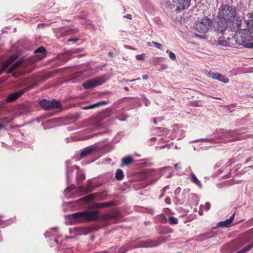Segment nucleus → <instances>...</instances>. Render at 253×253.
I'll return each mask as SVG.
<instances>
[{"label":"nucleus","mask_w":253,"mask_h":253,"mask_svg":"<svg viewBox=\"0 0 253 253\" xmlns=\"http://www.w3.org/2000/svg\"><path fill=\"white\" fill-rule=\"evenodd\" d=\"M237 9L229 4H222L218 10L217 24L214 26L215 31L223 33L227 28V24L233 23L236 19Z\"/></svg>","instance_id":"nucleus-1"},{"label":"nucleus","mask_w":253,"mask_h":253,"mask_svg":"<svg viewBox=\"0 0 253 253\" xmlns=\"http://www.w3.org/2000/svg\"><path fill=\"white\" fill-rule=\"evenodd\" d=\"M69 224H73L77 222H82L96 219L98 217L97 211H83L74 213L65 216Z\"/></svg>","instance_id":"nucleus-2"},{"label":"nucleus","mask_w":253,"mask_h":253,"mask_svg":"<svg viewBox=\"0 0 253 253\" xmlns=\"http://www.w3.org/2000/svg\"><path fill=\"white\" fill-rule=\"evenodd\" d=\"M234 38L239 44L244 45L246 47H253V42H250L252 41V37L249 30L246 29L239 30L235 33Z\"/></svg>","instance_id":"nucleus-3"},{"label":"nucleus","mask_w":253,"mask_h":253,"mask_svg":"<svg viewBox=\"0 0 253 253\" xmlns=\"http://www.w3.org/2000/svg\"><path fill=\"white\" fill-rule=\"evenodd\" d=\"M212 25V21L207 17L198 20L196 24V29L201 33H206L210 29Z\"/></svg>","instance_id":"nucleus-4"},{"label":"nucleus","mask_w":253,"mask_h":253,"mask_svg":"<svg viewBox=\"0 0 253 253\" xmlns=\"http://www.w3.org/2000/svg\"><path fill=\"white\" fill-rule=\"evenodd\" d=\"M40 104L42 108L47 110H51L56 109L60 110L61 107L60 102L56 100L50 101L43 99L40 101Z\"/></svg>","instance_id":"nucleus-5"},{"label":"nucleus","mask_w":253,"mask_h":253,"mask_svg":"<svg viewBox=\"0 0 253 253\" xmlns=\"http://www.w3.org/2000/svg\"><path fill=\"white\" fill-rule=\"evenodd\" d=\"M219 134L222 138L226 141L235 140L239 139V137L236 136L237 133L236 131H226L224 130H220Z\"/></svg>","instance_id":"nucleus-6"},{"label":"nucleus","mask_w":253,"mask_h":253,"mask_svg":"<svg viewBox=\"0 0 253 253\" xmlns=\"http://www.w3.org/2000/svg\"><path fill=\"white\" fill-rule=\"evenodd\" d=\"M173 5L176 6L177 11L187 9L190 4V0H173Z\"/></svg>","instance_id":"nucleus-7"},{"label":"nucleus","mask_w":253,"mask_h":253,"mask_svg":"<svg viewBox=\"0 0 253 253\" xmlns=\"http://www.w3.org/2000/svg\"><path fill=\"white\" fill-rule=\"evenodd\" d=\"M91 180H88L87 181L88 185L86 187H84L83 186H79L76 190V194L78 195H82L87 192H89L92 191L93 187L91 186Z\"/></svg>","instance_id":"nucleus-8"},{"label":"nucleus","mask_w":253,"mask_h":253,"mask_svg":"<svg viewBox=\"0 0 253 253\" xmlns=\"http://www.w3.org/2000/svg\"><path fill=\"white\" fill-rule=\"evenodd\" d=\"M210 76L212 77L213 79H216L220 82L224 83H227L229 82V79L226 78L222 74L218 73H210Z\"/></svg>","instance_id":"nucleus-9"},{"label":"nucleus","mask_w":253,"mask_h":253,"mask_svg":"<svg viewBox=\"0 0 253 253\" xmlns=\"http://www.w3.org/2000/svg\"><path fill=\"white\" fill-rule=\"evenodd\" d=\"M95 150V147L92 146H88L85 149H83L80 155L79 158H77L76 160H79L82 158H83L88 154H90Z\"/></svg>","instance_id":"nucleus-10"},{"label":"nucleus","mask_w":253,"mask_h":253,"mask_svg":"<svg viewBox=\"0 0 253 253\" xmlns=\"http://www.w3.org/2000/svg\"><path fill=\"white\" fill-rule=\"evenodd\" d=\"M24 92V91L23 90H19L16 92L11 93L7 96L6 98V100L7 102L13 101L18 98L20 95L23 94Z\"/></svg>","instance_id":"nucleus-11"},{"label":"nucleus","mask_w":253,"mask_h":253,"mask_svg":"<svg viewBox=\"0 0 253 253\" xmlns=\"http://www.w3.org/2000/svg\"><path fill=\"white\" fill-rule=\"evenodd\" d=\"M18 56L17 54H14L11 56L7 61H6L3 65L1 71H0V75L4 71L5 69L7 68L11 63H12L17 58Z\"/></svg>","instance_id":"nucleus-12"},{"label":"nucleus","mask_w":253,"mask_h":253,"mask_svg":"<svg viewBox=\"0 0 253 253\" xmlns=\"http://www.w3.org/2000/svg\"><path fill=\"white\" fill-rule=\"evenodd\" d=\"M23 60L22 59H20L13 65H12L7 70V73L9 74L12 72L13 71L17 69L23 62Z\"/></svg>","instance_id":"nucleus-13"},{"label":"nucleus","mask_w":253,"mask_h":253,"mask_svg":"<svg viewBox=\"0 0 253 253\" xmlns=\"http://www.w3.org/2000/svg\"><path fill=\"white\" fill-rule=\"evenodd\" d=\"M93 81L95 85V86L100 85L103 83H105L106 79L104 76H100L97 78L93 79Z\"/></svg>","instance_id":"nucleus-14"},{"label":"nucleus","mask_w":253,"mask_h":253,"mask_svg":"<svg viewBox=\"0 0 253 253\" xmlns=\"http://www.w3.org/2000/svg\"><path fill=\"white\" fill-rule=\"evenodd\" d=\"M133 157L130 156L124 158L122 159L121 167H124L131 164L133 162Z\"/></svg>","instance_id":"nucleus-15"},{"label":"nucleus","mask_w":253,"mask_h":253,"mask_svg":"<svg viewBox=\"0 0 253 253\" xmlns=\"http://www.w3.org/2000/svg\"><path fill=\"white\" fill-rule=\"evenodd\" d=\"M83 85L85 89H88L95 87L93 79L86 81L83 84Z\"/></svg>","instance_id":"nucleus-16"},{"label":"nucleus","mask_w":253,"mask_h":253,"mask_svg":"<svg viewBox=\"0 0 253 253\" xmlns=\"http://www.w3.org/2000/svg\"><path fill=\"white\" fill-rule=\"evenodd\" d=\"M191 180H192V181L195 184H196L199 187L201 188L202 187V183H201V181L197 178V177L195 175V174L193 173H191Z\"/></svg>","instance_id":"nucleus-17"},{"label":"nucleus","mask_w":253,"mask_h":253,"mask_svg":"<svg viewBox=\"0 0 253 253\" xmlns=\"http://www.w3.org/2000/svg\"><path fill=\"white\" fill-rule=\"evenodd\" d=\"M57 231L58 228L56 227L51 228L45 233L44 236L45 238H47L50 236L54 235V234L57 232Z\"/></svg>","instance_id":"nucleus-18"},{"label":"nucleus","mask_w":253,"mask_h":253,"mask_svg":"<svg viewBox=\"0 0 253 253\" xmlns=\"http://www.w3.org/2000/svg\"><path fill=\"white\" fill-rule=\"evenodd\" d=\"M115 177L118 180L123 179L124 177V173L123 170L121 169H118L115 174Z\"/></svg>","instance_id":"nucleus-19"},{"label":"nucleus","mask_w":253,"mask_h":253,"mask_svg":"<svg viewBox=\"0 0 253 253\" xmlns=\"http://www.w3.org/2000/svg\"><path fill=\"white\" fill-rule=\"evenodd\" d=\"M217 45L222 46H228L230 45V43L228 40L219 39L217 42Z\"/></svg>","instance_id":"nucleus-20"},{"label":"nucleus","mask_w":253,"mask_h":253,"mask_svg":"<svg viewBox=\"0 0 253 253\" xmlns=\"http://www.w3.org/2000/svg\"><path fill=\"white\" fill-rule=\"evenodd\" d=\"M139 244L137 247H149L154 246V245L148 242H146L145 241H139Z\"/></svg>","instance_id":"nucleus-21"},{"label":"nucleus","mask_w":253,"mask_h":253,"mask_svg":"<svg viewBox=\"0 0 253 253\" xmlns=\"http://www.w3.org/2000/svg\"><path fill=\"white\" fill-rule=\"evenodd\" d=\"M229 219H226L224 221L219 222L218 223V226L222 227H227L231 223V221Z\"/></svg>","instance_id":"nucleus-22"},{"label":"nucleus","mask_w":253,"mask_h":253,"mask_svg":"<svg viewBox=\"0 0 253 253\" xmlns=\"http://www.w3.org/2000/svg\"><path fill=\"white\" fill-rule=\"evenodd\" d=\"M107 104V102L106 101L103 100V101L98 102L97 103L93 104L92 105H90V106L91 107V109H92V108H96V107L102 106V105H106Z\"/></svg>","instance_id":"nucleus-23"},{"label":"nucleus","mask_w":253,"mask_h":253,"mask_svg":"<svg viewBox=\"0 0 253 253\" xmlns=\"http://www.w3.org/2000/svg\"><path fill=\"white\" fill-rule=\"evenodd\" d=\"M71 163L69 161L66 162V167H67V171H66V177L67 181H69L70 176V171L72 168H70Z\"/></svg>","instance_id":"nucleus-24"},{"label":"nucleus","mask_w":253,"mask_h":253,"mask_svg":"<svg viewBox=\"0 0 253 253\" xmlns=\"http://www.w3.org/2000/svg\"><path fill=\"white\" fill-rule=\"evenodd\" d=\"M85 176L81 171H78L77 173V181L78 183L80 181H81L84 179Z\"/></svg>","instance_id":"nucleus-25"},{"label":"nucleus","mask_w":253,"mask_h":253,"mask_svg":"<svg viewBox=\"0 0 253 253\" xmlns=\"http://www.w3.org/2000/svg\"><path fill=\"white\" fill-rule=\"evenodd\" d=\"M147 45L150 46H155L158 49H162V45L156 42H148Z\"/></svg>","instance_id":"nucleus-26"},{"label":"nucleus","mask_w":253,"mask_h":253,"mask_svg":"<svg viewBox=\"0 0 253 253\" xmlns=\"http://www.w3.org/2000/svg\"><path fill=\"white\" fill-rule=\"evenodd\" d=\"M74 189H75V186L74 185H71L70 186H69L66 189L65 192L66 196L67 198L70 197L71 196V194H70V192L72 190H73Z\"/></svg>","instance_id":"nucleus-27"},{"label":"nucleus","mask_w":253,"mask_h":253,"mask_svg":"<svg viewBox=\"0 0 253 253\" xmlns=\"http://www.w3.org/2000/svg\"><path fill=\"white\" fill-rule=\"evenodd\" d=\"M94 199V196L93 195H89L84 198H82L81 200L85 202H89L93 200Z\"/></svg>","instance_id":"nucleus-28"},{"label":"nucleus","mask_w":253,"mask_h":253,"mask_svg":"<svg viewBox=\"0 0 253 253\" xmlns=\"http://www.w3.org/2000/svg\"><path fill=\"white\" fill-rule=\"evenodd\" d=\"M253 231V230H249L245 234V236L247 237L245 239V242H248L252 238V236L251 234H252Z\"/></svg>","instance_id":"nucleus-29"},{"label":"nucleus","mask_w":253,"mask_h":253,"mask_svg":"<svg viewBox=\"0 0 253 253\" xmlns=\"http://www.w3.org/2000/svg\"><path fill=\"white\" fill-rule=\"evenodd\" d=\"M247 26L248 28L249 29V31L250 32H253V19L251 20H250L247 22Z\"/></svg>","instance_id":"nucleus-30"},{"label":"nucleus","mask_w":253,"mask_h":253,"mask_svg":"<svg viewBox=\"0 0 253 253\" xmlns=\"http://www.w3.org/2000/svg\"><path fill=\"white\" fill-rule=\"evenodd\" d=\"M171 169H172L171 167H167L165 168H161L160 170L161 171L162 174L164 175V174H165V171L167 170L168 171H170V170Z\"/></svg>","instance_id":"nucleus-31"},{"label":"nucleus","mask_w":253,"mask_h":253,"mask_svg":"<svg viewBox=\"0 0 253 253\" xmlns=\"http://www.w3.org/2000/svg\"><path fill=\"white\" fill-rule=\"evenodd\" d=\"M169 223L171 224H176L177 223V220L173 216H171L169 218Z\"/></svg>","instance_id":"nucleus-32"},{"label":"nucleus","mask_w":253,"mask_h":253,"mask_svg":"<svg viewBox=\"0 0 253 253\" xmlns=\"http://www.w3.org/2000/svg\"><path fill=\"white\" fill-rule=\"evenodd\" d=\"M167 52H169V57L172 60H174L176 59V56H175V54L171 52V51H169V50H167Z\"/></svg>","instance_id":"nucleus-33"},{"label":"nucleus","mask_w":253,"mask_h":253,"mask_svg":"<svg viewBox=\"0 0 253 253\" xmlns=\"http://www.w3.org/2000/svg\"><path fill=\"white\" fill-rule=\"evenodd\" d=\"M36 53L40 52L42 54H44L45 52V48L43 47H40L35 50Z\"/></svg>","instance_id":"nucleus-34"},{"label":"nucleus","mask_w":253,"mask_h":253,"mask_svg":"<svg viewBox=\"0 0 253 253\" xmlns=\"http://www.w3.org/2000/svg\"><path fill=\"white\" fill-rule=\"evenodd\" d=\"M109 205V204L108 203H99L97 204V207L98 208H105L107 207H108Z\"/></svg>","instance_id":"nucleus-35"},{"label":"nucleus","mask_w":253,"mask_h":253,"mask_svg":"<svg viewBox=\"0 0 253 253\" xmlns=\"http://www.w3.org/2000/svg\"><path fill=\"white\" fill-rule=\"evenodd\" d=\"M76 31V29H71L70 30L65 31V34L63 35V36H67L70 34H71Z\"/></svg>","instance_id":"nucleus-36"},{"label":"nucleus","mask_w":253,"mask_h":253,"mask_svg":"<svg viewBox=\"0 0 253 253\" xmlns=\"http://www.w3.org/2000/svg\"><path fill=\"white\" fill-rule=\"evenodd\" d=\"M168 189H169V186H167L165 187L163 189L162 194H161V195L160 196V198H162V197H163L164 196L165 191L167 190H168Z\"/></svg>","instance_id":"nucleus-37"},{"label":"nucleus","mask_w":253,"mask_h":253,"mask_svg":"<svg viewBox=\"0 0 253 253\" xmlns=\"http://www.w3.org/2000/svg\"><path fill=\"white\" fill-rule=\"evenodd\" d=\"M136 58L137 60H144V56L143 54L137 55L136 56Z\"/></svg>","instance_id":"nucleus-38"},{"label":"nucleus","mask_w":253,"mask_h":253,"mask_svg":"<svg viewBox=\"0 0 253 253\" xmlns=\"http://www.w3.org/2000/svg\"><path fill=\"white\" fill-rule=\"evenodd\" d=\"M211 208V204L209 202H207L205 204V209L208 211Z\"/></svg>","instance_id":"nucleus-39"},{"label":"nucleus","mask_w":253,"mask_h":253,"mask_svg":"<svg viewBox=\"0 0 253 253\" xmlns=\"http://www.w3.org/2000/svg\"><path fill=\"white\" fill-rule=\"evenodd\" d=\"M78 41V39L77 38H73V39H70L68 40V42H77Z\"/></svg>","instance_id":"nucleus-40"},{"label":"nucleus","mask_w":253,"mask_h":253,"mask_svg":"<svg viewBox=\"0 0 253 253\" xmlns=\"http://www.w3.org/2000/svg\"><path fill=\"white\" fill-rule=\"evenodd\" d=\"M165 202L166 203H167V204H170L171 203V201H170V199L169 198H167L166 199H165Z\"/></svg>","instance_id":"nucleus-41"},{"label":"nucleus","mask_w":253,"mask_h":253,"mask_svg":"<svg viewBox=\"0 0 253 253\" xmlns=\"http://www.w3.org/2000/svg\"><path fill=\"white\" fill-rule=\"evenodd\" d=\"M235 214V213H233V214L230 216V217L229 218V219H230V221L232 222V221H233V219L234 218Z\"/></svg>","instance_id":"nucleus-42"},{"label":"nucleus","mask_w":253,"mask_h":253,"mask_svg":"<svg viewBox=\"0 0 253 253\" xmlns=\"http://www.w3.org/2000/svg\"><path fill=\"white\" fill-rule=\"evenodd\" d=\"M125 17L128 19H131L132 18L131 15L130 14H127Z\"/></svg>","instance_id":"nucleus-43"},{"label":"nucleus","mask_w":253,"mask_h":253,"mask_svg":"<svg viewBox=\"0 0 253 253\" xmlns=\"http://www.w3.org/2000/svg\"><path fill=\"white\" fill-rule=\"evenodd\" d=\"M174 168L176 169V170H178L179 169V168L178 167V164H175L174 166Z\"/></svg>","instance_id":"nucleus-44"},{"label":"nucleus","mask_w":253,"mask_h":253,"mask_svg":"<svg viewBox=\"0 0 253 253\" xmlns=\"http://www.w3.org/2000/svg\"><path fill=\"white\" fill-rule=\"evenodd\" d=\"M83 109L84 110L90 109H91V107H90V105H88V106L84 107Z\"/></svg>","instance_id":"nucleus-45"},{"label":"nucleus","mask_w":253,"mask_h":253,"mask_svg":"<svg viewBox=\"0 0 253 253\" xmlns=\"http://www.w3.org/2000/svg\"><path fill=\"white\" fill-rule=\"evenodd\" d=\"M142 79L143 80H147L148 79V76L147 75H143L142 76Z\"/></svg>","instance_id":"nucleus-46"},{"label":"nucleus","mask_w":253,"mask_h":253,"mask_svg":"<svg viewBox=\"0 0 253 253\" xmlns=\"http://www.w3.org/2000/svg\"><path fill=\"white\" fill-rule=\"evenodd\" d=\"M240 24H241V21H239V20H237V24L238 25V26H240Z\"/></svg>","instance_id":"nucleus-47"},{"label":"nucleus","mask_w":253,"mask_h":253,"mask_svg":"<svg viewBox=\"0 0 253 253\" xmlns=\"http://www.w3.org/2000/svg\"><path fill=\"white\" fill-rule=\"evenodd\" d=\"M140 80V78H138V79H135V80H130V82H133V81H135L136 80Z\"/></svg>","instance_id":"nucleus-48"},{"label":"nucleus","mask_w":253,"mask_h":253,"mask_svg":"<svg viewBox=\"0 0 253 253\" xmlns=\"http://www.w3.org/2000/svg\"><path fill=\"white\" fill-rule=\"evenodd\" d=\"M171 176L170 173H169L167 176L168 177H169Z\"/></svg>","instance_id":"nucleus-49"},{"label":"nucleus","mask_w":253,"mask_h":253,"mask_svg":"<svg viewBox=\"0 0 253 253\" xmlns=\"http://www.w3.org/2000/svg\"><path fill=\"white\" fill-rule=\"evenodd\" d=\"M3 127V126L2 125H0V129L2 128Z\"/></svg>","instance_id":"nucleus-50"},{"label":"nucleus","mask_w":253,"mask_h":253,"mask_svg":"<svg viewBox=\"0 0 253 253\" xmlns=\"http://www.w3.org/2000/svg\"><path fill=\"white\" fill-rule=\"evenodd\" d=\"M155 139H156V137H152V138H151V140H153H153H155Z\"/></svg>","instance_id":"nucleus-51"},{"label":"nucleus","mask_w":253,"mask_h":253,"mask_svg":"<svg viewBox=\"0 0 253 253\" xmlns=\"http://www.w3.org/2000/svg\"><path fill=\"white\" fill-rule=\"evenodd\" d=\"M125 89L126 90H128V88H127V87H125Z\"/></svg>","instance_id":"nucleus-52"},{"label":"nucleus","mask_w":253,"mask_h":253,"mask_svg":"<svg viewBox=\"0 0 253 253\" xmlns=\"http://www.w3.org/2000/svg\"><path fill=\"white\" fill-rule=\"evenodd\" d=\"M154 122L155 124H157L156 119H154Z\"/></svg>","instance_id":"nucleus-53"},{"label":"nucleus","mask_w":253,"mask_h":253,"mask_svg":"<svg viewBox=\"0 0 253 253\" xmlns=\"http://www.w3.org/2000/svg\"><path fill=\"white\" fill-rule=\"evenodd\" d=\"M199 213H200V214L202 215V213H203V212L201 211H199Z\"/></svg>","instance_id":"nucleus-54"},{"label":"nucleus","mask_w":253,"mask_h":253,"mask_svg":"<svg viewBox=\"0 0 253 253\" xmlns=\"http://www.w3.org/2000/svg\"><path fill=\"white\" fill-rule=\"evenodd\" d=\"M86 22V24H89V22H89V21H87Z\"/></svg>","instance_id":"nucleus-55"},{"label":"nucleus","mask_w":253,"mask_h":253,"mask_svg":"<svg viewBox=\"0 0 253 253\" xmlns=\"http://www.w3.org/2000/svg\"><path fill=\"white\" fill-rule=\"evenodd\" d=\"M75 168L76 169H78V166H75Z\"/></svg>","instance_id":"nucleus-56"},{"label":"nucleus","mask_w":253,"mask_h":253,"mask_svg":"<svg viewBox=\"0 0 253 253\" xmlns=\"http://www.w3.org/2000/svg\"><path fill=\"white\" fill-rule=\"evenodd\" d=\"M126 252V251L125 250V251H123V253H125Z\"/></svg>","instance_id":"nucleus-57"},{"label":"nucleus","mask_w":253,"mask_h":253,"mask_svg":"<svg viewBox=\"0 0 253 253\" xmlns=\"http://www.w3.org/2000/svg\"><path fill=\"white\" fill-rule=\"evenodd\" d=\"M109 54H110V55H112V54L111 52H109Z\"/></svg>","instance_id":"nucleus-58"},{"label":"nucleus","mask_w":253,"mask_h":253,"mask_svg":"<svg viewBox=\"0 0 253 253\" xmlns=\"http://www.w3.org/2000/svg\"><path fill=\"white\" fill-rule=\"evenodd\" d=\"M202 140H204V141H206V139H202Z\"/></svg>","instance_id":"nucleus-59"},{"label":"nucleus","mask_w":253,"mask_h":253,"mask_svg":"<svg viewBox=\"0 0 253 253\" xmlns=\"http://www.w3.org/2000/svg\"><path fill=\"white\" fill-rule=\"evenodd\" d=\"M199 141L198 140H195V141L197 142V141Z\"/></svg>","instance_id":"nucleus-60"}]
</instances>
